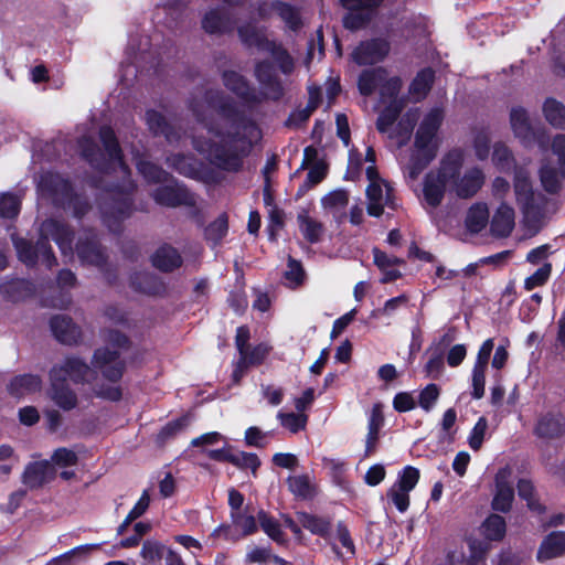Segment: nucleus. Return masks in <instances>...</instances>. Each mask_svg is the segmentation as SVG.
Wrapping results in <instances>:
<instances>
[{"instance_id":"59","label":"nucleus","mask_w":565,"mask_h":565,"mask_svg":"<svg viewBox=\"0 0 565 565\" xmlns=\"http://www.w3.org/2000/svg\"><path fill=\"white\" fill-rule=\"evenodd\" d=\"M20 211V200L12 194H6L0 198V215L3 217H14Z\"/></svg>"},{"instance_id":"21","label":"nucleus","mask_w":565,"mask_h":565,"mask_svg":"<svg viewBox=\"0 0 565 565\" xmlns=\"http://www.w3.org/2000/svg\"><path fill=\"white\" fill-rule=\"evenodd\" d=\"M515 225L514 210L507 203H501L492 215L490 231L498 237H507Z\"/></svg>"},{"instance_id":"4","label":"nucleus","mask_w":565,"mask_h":565,"mask_svg":"<svg viewBox=\"0 0 565 565\" xmlns=\"http://www.w3.org/2000/svg\"><path fill=\"white\" fill-rule=\"evenodd\" d=\"M443 119V110L435 107L420 121L415 134L414 152L405 167V173L411 180H416L420 172L435 159L440 145L438 129Z\"/></svg>"},{"instance_id":"45","label":"nucleus","mask_w":565,"mask_h":565,"mask_svg":"<svg viewBox=\"0 0 565 565\" xmlns=\"http://www.w3.org/2000/svg\"><path fill=\"white\" fill-rule=\"evenodd\" d=\"M146 122L154 135L162 134L169 141L173 140V130L160 113L148 110L146 113Z\"/></svg>"},{"instance_id":"11","label":"nucleus","mask_w":565,"mask_h":565,"mask_svg":"<svg viewBox=\"0 0 565 565\" xmlns=\"http://www.w3.org/2000/svg\"><path fill=\"white\" fill-rule=\"evenodd\" d=\"M228 4H245L255 7V12L259 19L267 20L277 14L287 24L288 28L296 30L300 25L299 12L291 6L280 1H259V0H224Z\"/></svg>"},{"instance_id":"43","label":"nucleus","mask_w":565,"mask_h":565,"mask_svg":"<svg viewBox=\"0 0 565 565\" xmlns=\"http://www.w3.org/2000/svg\"><path fill=\"white\" fill-rule=\"evenodd\" d=\"M270 350L271 348L267 343H259L255 347L249 345L239 354L238 364L244 367L258 365L265 361Z\"/></svg>"},{"instance_id":"24","label":"nucleus","mask_w":565,"mask_h":565,"mask_svg":"<svg viewBox=\"0 0 565 565\" xmlns=\"http://www.w3.org/2000/svg\"><path fill=\"white\" fill-rule=\"evenodd\" d=\"M51 329L55 338L60 342L66 344L75 343L81 337L78 327L75 326L73 321L65 316H55L52 318Z\"/></svg>"},{"instance_id":"25","label":"nucleus","mask_w":565,"mask_h":565,"mask_svg":"<svg viewBox=\"0 0 565 565\" xmlns=\"http://www.w3.org/2000/svg\"><path fill=\"white\" fill-rule=\"evenodd\" d=\"M99 134L113 169L118 170L122 177H126L128 171L121 160L120 149L115 138L114 131L109 127H103Z\"/></svg>"},{"instance_id":"18","label":"nucleus","mask_w":565,"mask_h":565,"mask_svg":"<svg viewBox=\"0 0 565 565\" xmlns=\"http://www.w3.org/2000/svg\"><path fill=\"white\" fill-rule=\"evenodd\" d=\"M388 49L383 40L363 42L352 52V58L359 65L375 64L386 56Z\"/></svg>"},{"instance_id":"64","label":"nucleus","mask_w":565,"mask_h":565,"mask_svg":"<svg viewBox=\"0 0 565 565\" xmlns=\"http://www.w3.org/2000/svg\"><path fill=\"white\" fill-rule=\"evenodd\" d=\"M267 433L262 431L257 427H249L245 431V440L249 446L264 447L266 444Z\"/></svg>"},{"instance_id":"6","label":"nucleus","mask_w":565,"mask_h":565,"mask_svg":"<svg viewBox=\"0 0 565 565\" xmlns=\"http://www.w3.org/2000/svg\"><path fill=\"white\" fill-rule=\"evenodd\" d=\"M463 162V153L460 150L449 151L441 160L437 171H430L424 180L423 200L426 205L436 207L440 204L446 186L450 185Z\"/></svg>"},{"instance_id":"13","label":"nucleus","mask_w":565,"mask_h":565,"mask_svg":"<svg viewBox=\"0 0 565 565\" xmlns=\"http://www.w3.org/2000/svg\"><path fill=\"white\" fill-rule=\"evenodd\" d=\"M494 342L492 339L486 340L480 347L472 369V397L480 399L484 395L486 371L490 355L493 351Z\"/></svg>"},{"instance_id":"62","label":"nucleus","mask_w":565,"mask_h":565,"mask_svg":"<svg viewBox=\"0 0 565 565\" xmlns=\"http://www.w3.org/2000/svg\"><path fill=\"white\" fill-rule=\"evenodd\" d=\"M439 396V390L437 385L429 384L427 385L419 394V405L426 412H429L435 403L437 402Z\"/></svg>"},{"instance_id":"63","label":"nucleus","mask_w":565,"mask_h":565,"mask_svg":"<svg viewBox=\"0 0 565 565\" xmlns=\"http://www.w3.org/2000/svg\"><path fill=\"white\" fill-rule=\"evenodd\" d=\"M492 161L501 170H505L510 167L511 152L505 145H503V143L494 145Z\"/></svg>"},{"instance_id":"41","label":"nucleus","mask_w":565,"mask_h":565,"mask_svg":"<svg viewBox=\"0 0 565 565\" xmlns=\"http://www.w3.org/2000/svg\"><path fill=\"white\" fill-rule=\"evenodd\" d=\"M297 521L312 534L327 536L330 530V521L306 512L297 513Z\"/></svg>"},{"instance_id":"30","label":"nucleus","mask_w":565,"mask_h":565,"mask_svg":"<svg viewBox=\"0 0 565 565\" xmlns=\"http://www.w3.org/2000/svg\"><path fill=\"white\" fill-rule=\"evenodd\" d=\"M543 115L545 120L557 129H565V105L553 98H546L543 103Z\"/></svg>"},{"instance_id":"10","label":"nucleus","mask_w":565,"mask_h":565,"mask_svg":"<svg viewBox=\"0 0 565 565\" xmlns=\"http://www.w3.org/2000/svg\"><path fill=\"white\" fill-rule=\"evenodd\" d=\"M238 34L241 40L248 46H256L260 50L270 52L274 60L279 63L284 73L288 74L291 72L294 64L290 56L280 46L268 41L263 30L250 24L241 25L238 28Z\"/></svg>"},{"instance_id":"36","label":"nucleus","mask_w":565,"mask_h":565,"mask_svg":"<svg viewBox=\"0 0 565 565\" xmlns=\"http://www.w3.org/2000/svg\"><path fill=\"white\" fill-rule=\"evenodd\" d=\"M203 29L209 33H224L232 30L231 19L218 10L209 11L202 21Z\"/></svg>"},{"instance_id":"61","label":"nucleus","mask_w":565,"mask_h":565,"mask_svg":"<svg viewBox=\"0 0 565 565\" xmlns=\"http://www.w3.org/2000/svg\"><path fill=\"white\" fill-rule=\"evenodd\" d=\"M227 228V218L222 215L209 225L206 228V236L213 242H218L226 235Z\"/></svg>"},{"instance_id":"40","label":"nucleus","mask_w":565,"mask_h":565,"mask_svg":"<svg viewBox=\"0 0 565 565\" xmlns=\"http://www.w3.org/2000/svg\"><path fill=\"white\" fill-rule=\"evenodd\" d=\"M170 167L189 178H198L202 170V163L192 157L174 156L168 159Z\"/></svg>"},{"instance_id":"22","label":"nucleus","mask_w":565,"mask_h":565,"mask_svg":"<svg viewBox=\"0 0 565 565\" xmlns=\"http://www.w3.org/2000/svg\"><path fill=\"white\" fill-rule=\"evenodd\" d=\"M153 198L159 204L167 206L193 203L191 194L178 184H166L158 188L153 193Z\"/></svg>"},{"instance_id":"2","label":"nucleus","mask_w":565,"mask_h":565,"mask_svg":"<svg viewBox=\"0 0 565 565\" xmlns=\"http://www.w3.org/2000/svg\"><path fill=\"white\" fill-rule=\"evenodd\" d=\"M107 341L115 344L117 349L108 347L97 349L92 361L93 369L76 356H68L52 367L49 396L55 405L64 411L75 408L77 396L66 382L68 380L75 383L89 382L95 372H100L111 383L106 386L95 384L93 388L97 396L110 401H118L121 397V391L116 383L122 376L125 363L120 359L118 349L126 345L127 338L119 332H109Z\"/></svg>"},{"instance_id":"12","label":"nucleus","mask_w":565,"mask_h":565,"mask_svg":"<svg viewBox=\"0 0 565 565\" xmlns=\"http://www.w3.org/2000/svg\"><path fill=\"white\" fill-rule=\"evenodd\" d=\"M552 153L557 158V167L545 164L541 169V181L548 192L556 191L559 175L565 177V135L553 138Z\"/></svg>"},{"instance_id":"17","label":"nucleus","mask_w":565,"mask_h":565,"mask_svg":"<svg viewBox=\"0 0 565 565\" xmlns=\"http://www.w3.org/2000/svg\"><path fill=\"white\" fill-rule=\"evenodd\" d=\"M381 2L382 0H343L344 7L350 10L344 18V25L349 29L361 28L370 19L372 8Z\"/></svg>"},{"instance_id":"23","label":"nucleus","mask_w":565,"mask_h":565,"mask_svg":"<svg viewBox=\"0 0 565 565\" xmlns=\"http://www.w3.org/2000/svg\"><path fill=\"white\" fill-rule=\"evenodd\" d=\"M384 425V416L381 404H374L367 420V434L365 439V455L373 454L380 438V430Z\"/></svg>"},{"instance_id":"32","label":"nucleus","mask_w":565,"mask_h":565,"mask_svg":"<svg viewBox=\"0 0 565 565\" xmlns=\"http://www.w3.org/2000/svg\"><path fill=\"white\" fill-rule=\"evenodd\" d=\"M152 264L160 270L170 271L181 265V256L171 246H162L152 256Z\"/></svg>"},{"instance_id":"3","label":"nucleus","mask_w":565,"mask_h":565,"mask_svg":"<svg viewBox=\"0 0 565 565\" xmlns=\"http://www.w3.org/2000/svg\"><path fill=\"white\" fill-rule=\"evenodd\" d=\"M358 86L364 96L377 92L380 103L385 106L376 121L377 130L386 134L398 147L406 145L419 118V109L409 108L395 125L397 116L406 105L405 98L398 97L402 88L401 78L379 67L364 71L359 77Z\"/></svg>"},{"instance_id":"55","label":"nucleus","mask_w":565,"mask_h":565,"mask_svg":"<svg viewBox=\"0 0 565 565\" xmlns=\"http://www.w3.org/2000/svg\"><path fill=\"white\" fill-rule=\"evenodd\" d=\"M409 492L411 491L405 490L397 483H394L390 488L387 497L399 512H405L409 507Z\"/></svg>"},{"instance_id":"1","label":"nucleus","mask_w":565,"mask_h":565,"mask_svg":"<svg viewBox=\"0 0 565 565\" xmlns=\"http://www.w3.org/2000/svg\"><path fill=\"white\" fill-rule=\"evenodd\" d=\"M202 107H194L193 110L206 130L207 139L202 135L194 136V148L215 166L237 170L242 158L260 138L258 127L230 103L211 99L206 105L211 119L201 111Z\"/></svg>"},{"instance_id":"48","label":"nucleus","mask_w":565,"mask_h":565,"mask_svg":"<svg viewBox=\"0 0 565 565\" xmlns=\"http://www.w3.org/2000/svg\"><path fill=\"white\" fill-rule=\"evenodd\" d=\"M287 482L289 490L297 497L307 499L315 493V486L308 476L289 477Z\"/></svg>"},{"instance_id":"19","label":"nucleus","mask_w":565,"mask_h":565,"mask_svg":"<svg viewBox=\"0 0 565 565\" xmlns=\"http://www.w3.org/2000/svg\"><path fill=\"white\" fill-rule=\"evenodd\" d=\"M55 477V469L50 461H36L28 465L24 469L22 481L31 488H39L46 482H50Z\"/></svg>"},{"instance_id":"14","label":"nucleus","mask_w":565,"mask_h":565,"mask_svg":"<svg viewBox=\"0 0 565 565\" xmlns=\"http://www.w3.org/2000/svg\"><path fill=\"white\" fill-rule=\"evenodd\" d=\"M232 526H220L217 527L213 534L216 536L224 535L230 540H238L242 536H247L257 531V522L253 514L247 511L235 512V514H231Z\"/></svg>"},{"instance_id":"39","label":"nucleus","mask_w":565,"mask_h":565,"mask_svg":"<svg viewBox=\"0 0 565 565\" xmlns=\"http://www.w3.org/2000/svg\"><path fill=\"white\" fill-rule=\"evenodd\" d=\"M256 77L259 83L265 87L269 88L271 92H266L265 94L270 97H277L280 94V85L276 81L274 68L269 63H259L255 70Z\"/></svg>"},{"instance_id":"53","label":"nucleus","mask_w":565,"mask_h":565,"mask_svg":"<svg viewBox=\"0 0 565 565\" xmlns=\"http://www.w3.org/2000/svg\"><path fill=\"white\" fill-rule=\"evenodd\" d=\"M487 429L488 420L486 417H480L468 436V445L472 450L478 451L481 448Z\"/></svg>"},{"instance_id":"35","label":"nucleus","mask_w":565,"mask_h":565,"mask_svg":"<svg viewBox=\"0 0 565 565\" xmlns=\"http://www.w3.org/2000/svg\"><path fill=\"white\" fill-rule=\"evenodd\" d=\"M297 220L299 230L308 242L316 243L320 239L323 233V225L318 220L311 217L307 211H301Z\"/></svg>"},{"instance_id":"5","label":"nucleus","mask_w":565,"mask_h":565,"mask_svg":"<svg viewBox=\"0 0 565 565\" xmlns=\"http://www.w3.org/2000/svg\"><path fill=\"white\" fill-rule=\"evenodd\" d=\"M50 238L55 241L64 255L72 254V234L70 231L60 222L47 220L43 222L40 227V239L35 246L24 239H20L15 243L20 259L26 265H34L38 262H42L47 267H52L55 258L49 245Z\"/></svg>"},{"instance_id":"9","label":"nucleus","mask_w":565,"mask_h":565,"mask_svg":"<svg viewBox=\"0 0 565 565\" xmlns=\"http://www.w3.org/2000/svg\"><path fill=\"white\" fill-rule=\"evenodd\" d=\"M365 173L369 180V185L365 190L367 213L371 216L379 217L384 213L385 207L394 209L393 189L380 177L375 167L369 166Z\"/></svg>"},{"instance_id":"34","label":"nucleus","mask_w":565,"mask_h":565,"mask_svg":"<svg viewBox=\"0 0 565 565\" xmlns=\"http://www.w3.org/2000/svg\"><path fill=\"white\" fill-rule=\"evenodd\" d=\"M510 124L516 138L527 140L532 136L530 119L524 108L513 107L511 109Z\"/></svg>"},{"instance_id":"47","label":"nucleus","mask_w":565,"mask_h":565,"mask_svg":"<svg viewBox=\"0 0 565 565\" xmlns=\"http://www.w3.org/2000/svg\"><path fill=\"white\" fill-rule=\"evenodd\" d=\"M277 419L284 428L288 429L292 434H296L306 428L308 417L300 412L297 414L278 412Z\"/></svg>"},{"instance_id":"46","label":"nucleus","mask_w":565,"mask_h":565,"mask_svg":"<svg viewBox=\"0 0 565 565\" xmlns=\"http://www.w3.org/2000/svg\"><path fill=\"white\" fill-rule=\"evenodd\" d=\"M335 540L339 541L342 548L344 551H341L338 548V546L333 545V551L337 553L339 557H352L355 555V546L353 543V540L351 539L350 532L342 523H339L337 525L335 530Z\"/></svg>"},{"instance_id":"50","label":"nucleus","mask_w":565,"mask_h":565,"mask_svg":"<svg viewBox=\"0 0 565 565\" xmlns=\"http://www.w3.org/2000/svg\"><path fill=\"white\" fill-rule=\"evenodd\" d=\"M349 203V194L344 190H334L321 200V204L326 210L338 212L343 210Z\"/></svg>"},{"instance_id":"7","label":"nucleus","mask_w":565,"mask_h":565,"mask_svg":"<svg viewBox=\"0 0 565 565\" xmlns=\"http://www.w3.org/2000/svg\"><path fill=\"white\" fill-rule=\"evenodd\" d=\"M514 193L526 222L537 223L544 217L547 199L542 193L533 191L529 174L523 170L515 172Z\"/></svg>"},{"instance_id":"29","label":"nucleus","mask_w":565,"mask_h":565,"mask_svg":"<svg viewBox=\"0 0 565 565\" xmlns=\"http://www.w3.org/2000/svg\"><path fill=\"white\" fill-rule=\"evenodd\" d=\"M51 465L53 467L64 469L61 472V477L63 479L70 480L75 477V472L73 470H68V468H72L77 465L78 457L75 451L67 448H60L54 451L53 456L51 457Z\"/></svg>"},{"instance_id":"38","label":"nucleus","mask_w":565,"mask_h":565,"mask_svg":"<svg viewBox=\"0 0 565 565\" xmlns=\"http://www.w3.org/2000/svg\"><path fill=\"white\" fill-rule=\"evenodd\" d=\"M563 431L564 424L562 419L553 415L542 417L535 427L536 435L546 439L558 437Z\"/></svg>"},{"instance_id":"16","label":"nucleus","mask_w":565,"mask_h":565,"mask_svg":"<svg viewBox=\"0 0 565 565\" xmlns=\"http://www.w3.org/2000/svg\"><path fill=\"white\" fill-rule=\"evenodd\" d=\"M459 171L457 175L450 180V185L454 191L460 198H470L475 195L482 186L484 181V175L482 171L478 168L468 169L462 177L459 175Z\"/></svg>"},{"instance_id":"58","label":"nucleus","mask_w":565,"mask_h":565,"mask_svg":"<svg viewBox=\"0 0 565 565\" xmlns=\"http://www.w3.org/2000/svg\"><path fill=\"white\" fill-rule=\"evenodd\" d=\"M231 462L239 468L250 469L254 472L260 465L256 455L243 451L232 454Z\"/></svg>"},{"instance_id":"26","label":"nucleus","mask_w":565,"mask_h":565,"mask_svg":"<svg viewBox=\"0 0 565 565\" xmlns=\"http://www.w3.org/2000/svg\"><path fill=\"white\" fill-rule=\"evenodd\" d=\"M374 263L383 273L382 282H388L401 277V271L398 269L402 260L397 257L388 256L385 253L374 249Z\"/></svg>"},{"instance_id":"15","label":"nucleus","mask_w":565,"mask_h":565,"mask_svg":"<svg viewBox=\"0 0 565 565\" xmlns=\"http://www.w3.org/2000/svg\"><path fill=\"white\" fill-rule=\"evenodd\" d=\"M512 469L503 467L495 475V494L492 508L500 512H508L511 508L514 492L512 488Z\"/></svg>"},{"instance_id":"33","label":"nucleus","mask_w":565,"mask_h":565,"mask_svg":"<svg viewBox=\"0 0 565 565\" xmlns=\"http://www.w3.org/2000/svg\"><path fill=\"white\" fill-rule=\"evenodd\" d=\"M99 548V544H85L76 546L68 552L52 559L53 565H75L86 561L93 551Z\"/></svg>"},{"instance_id":"60","label":"nucleus","mask_w":565,"mask_h":565,"mask_svg":"<svg viewBox=\"0 0 565 565\" xmlns=\"http://www.w3.org/2000/svg\"><path fill=\"white\" fill-rule=\"evenodd\" d=\"M303 277L305 273L300 263L289 258L287 270L285 271V279L287 280L288 286H299L302 282Z\"/></svg>"},{"instance_id":"56","label":"nucleus","mask_w":565,"mask_h":565,"mask_svg":"<svg viewBox=\"0 0 565 565\" xmlns=\"http://www.w3.org/2000/svg\"><path fill=\"white\" fill-rule=\"evenodd\" d=\"M518 492L520 498L524 499L527 502V507L530 510L534 512H541V504L534 499V489L531 481L522 479L518 483Z\"/></svg>"},{"instance_id":"28","label":"nucleus","mask_w":565,"mask_h":565,"mask_svg":"<svg viewBox=\"0 0 565 565\" xmlns=\"http://www.w3.org/2000/svg\"><path fill=\"white\" fill-rule=\"evenodd\" d=\"M507 533L505 520L498 515H489L480 526V534L486 541L499 542L502 541Z\"/></svg>"},{"instance_id":"31","label":"nucleus","mask_w":565,"mask_h":565,"mask_svg":"<svg viewBox=\"0 0 565 565\" xmlns=\"http://www.w3.org/2000/svg\"><path fill=\"white\" fill-rule=\"evenodd\" d=\"M434 81V72L430 68L420 71L411 83L408 96L413 102H419L426 97Z\"/></svg>"},{"instance_id":"44","label":"nucleus","mask_w":565,"mask_h":565,"mask_svg":"<svg viewBox=\"0 0 565 565\" xmlns=\"http://www.w3.org/2000/svg\"><path fill=\"white\" fill-rule=\"evenodd\" d=\"M225 86L244 98L245 100H254L255 97L250 94L247 82L236 72H225L223 75Z\"/></svg>"},{"instance_id":"42","label":"nucleus","mask_w":565,"mask_h":565,"mask_svg":"<svg viewBox=\"0 0 565 565\" xmlns=\"http://www.w3.org/2000/svg\"><path fill=\"white\" fill-rule=\"evenodd\" d=\"M78 257L82 262L99 266L104 263L105 257L99 245L94 241L79 242L76 246Z\"/></svg>"},{"instance_id":"51","label":"nucleus","mask_w":565,"mask_h":565,"mask_svg":"<svg viewBox=\"0 0 565 565\" xmlns=\"http://www.w3.org/2000/svg\"><path fill=\"white\" fill-rule=\"evenodd\" d=\"M137 168L148 182L160 183L167 181V173L147 160H138Z\"/></svg>"},{"instance_id":"20","label":"nucleus","mask_w":565,"mask_h":565,"mask_svg":"<svg viewBox=\"0 0 565 565\" xmlns=\"http://www.w3.org/2000/svg\"><path fill=\"white\" fill-rule=\"evenodd\" d=\"M565 555V531H553L542 540L536 559L540 563Z\"/></svg>"},{"instance_id":"27","label":"nucleus","mask_w":565,"mask_h":565,"mask_svg":"<svg viewBox=\"0 0 565 565\" xmlns=\"http://www.w3.org/2000/svg\"><path fill=\"white\" fill-rule=\"evenodd\" d=\"M42 387V380L38 375L24 374L14 377L8 388L9 392L17 397H21L28 394L40 391Z\"/></svg>"},{"instance_id":"57","label":"nucleus","mask_w":565,"mask_h":565,"mask_svg":"<svg viewBox=\"0 0 565 565\" xmlns=\"http://www.w3.org/2000/svg\"><path fill=\"white\" fill-rule=\"evenodd\" d=\"M418 480L419 470L415 467L407 466L398 473L397 481L395 483L405 490L412 491L416 487Z\"/></svg>"},{"instance_id":"8","label":"nucleus","mask_w":565,"mask_h":565,"mask_svg":"<svg viewBox=\"0 0 565 565\" xmlns=\"http://www.w3.org/2000/svg\"><path fill=\"white\" fill-rule=\"evenodd\" d=\"M38 188L42 195L52 196L56 203L72 209L77 217L82 216L88 209L83 199L72 194L70 183L60 174L51 172L42 174Z\"/></svg>"},{"instance_id":"52","label":"nucleus","mask_w":565,"mask_h":565,"mask_svg":"<svg viewBox=\"0 0 565 565\" xmlns=\"http://www.w3.org/2000/svg\"><path fill=\"white\" fill-rule=\"evenodd\" d=\"M164 551V545L157 541L148 540L143 543L140 555L147 564H156L163 557Z\"/></svg>"},{"instance_id":"49","label":"nucleus","mask_w":565,"mask_h":565,"mask_svg":"<svg viewBox=\"0 0 565 565\" xmlns=\"http://www.w3.org/2000/svg\"><path fill=\"white\" fill-rule=\"evenodd\" d=\"M258 522L263 531L275 542L285 543L284 533L280 530V525L273 516L268 515L265 511H259L257 514Z\"/></svg>"},{"instance_id":"37","label":"nucleus","mask_w":565,"mask_h":565,"mask_svg":"<svg viewBox=\"0 0 565 565\" xmlns=\"http://www.w3.org/2000/svg\"><path fill=\"white\" fill-rule=\"evenodd\" d=\"M489 222V211L486 204L477 203L472 205L466 217V225L470 232L479 233Z\"/></svg>"},{"instance_id":"54","label":"nucleus","mask_w":565,"mask_h":565,"mask_svg":"<svg viewBox=\"0 0 565 565\" xmlns=\"http://www.w3.org/2000/svg\"><path fill=\"white\" fill-rule=\"evenodd\" d=\"M551 273L552 265L550 263H545L534 274H532L524 280L525 290L530 291L536 287L545 285L551 276Z\"/></svg>"}]
</instances>
